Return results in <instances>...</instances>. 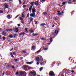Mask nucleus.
<instances>
[{"label":"nucleus","instance_id":"58","mask_svg":"<svg viewBox=\"0 0 76 76\" xmlns=\"http://www.w3.org/2000/svg\"><path fill=\"white\" fill-rule=\"evenodd\" d=\"M17 25H18V27H19V26H20V24H18Z\"/></svg>","mask_w":76,"mask_h":76},{"label":"nucleus","instance_id":"2","mask_svg":"<svg viewBox=\"0 0 76 76\" xmlns=\"http://www.w3.org/2000/svg\"><path fill=\"white\" fill-rule=\"evenodd\" d=\"M37 75V73L36 72L34 71H31L29 72L28 75L29 76H36Z\"/></svg>","mask_w":76,"mask_h":76},{"label":"nucleus","instance_id":"48","mask_svg":"<svg viewBox=\"0 0 76 76\" xmlns=\"http://www.w3.org/2000/svg\"><path fill=\"white\" fill-rule=\"evenodd\" d=\"M55 20H57V18L55 17Z\"/></svg>","mask_w":76,"mask_h":76},{"label":"nucleus","instance_id":"27","mask_svg":"<svg viewBox=\"0 0 76 76\" xmlns=\"http://www.w3.org/2000/svg\"><path fill=\"white\" fill-rule=\"evenodd\" d=\"M21 52H22V53H26V51L25 50H24L22 51Z\"/></svg>","mask_w":76,"mask_h":76},{"label":"nucleus","instance_id":"59","mask_svg":"<svg viewBox=\"0 0 76 76\" xmlns=\"http://www.w3.org/2000/svg\"><path fill=\"white\" fill-rule=\"evenodd\" d=\"M25 1H24V2L23 4H23H25Z\"/></svg>","mask_w":76,"mask_h":76},{"label":"nucleus","instance_id":"55","mask_svg":"<svg viewBox=\"0 0 76 76\" xmlns=\"http://www.w3.org/2000/svg\"><path fill=\"white\" fill-rule=\"evenodd\" d=\"M57 12H58V13H61V12L58 11H57Z\"/></svg>","mask_w":76,"mask_h":76},{"label":"nucleus","instance_id":"56","mask_svg":"<svg viewBox=\"0 0 76 76\" xmlns=\"http://www.w3.org/2000/svg\"><path fill=\"white\" fill-rule=\"evenodd\" d=\"M12 50H13V48H12V49H11V50H10V51H12Z\"/></svg>","mask_w":76,"mask_h":76},{"label":"nucleus","instance_id":"47","mask_svg":"<svg viewBox=\"0 0 76 76\" xmlns=\"http://www.w3.org/2000/svg\"><path fill=\"white\" fill-rule=\"evenodd\" d=\"M6 31H7V32H8V31H9V29H7L6 30Z\"/></svg>","mask_w":76,"mask_h":76},{"label":"nucleus","instance_id":"24","mask_svg":"<svg viewBox=\"0 0 76 76\" xmlns=\"http://www.w3.org/2000/svg\"><path fill=\"white\" fill-rule=\"evenodd\" d=\"M41 50H42L41 49H39V50L38 51H37L36 52V53H39L40 52V51H41Z\"/></svg>","mask_w":76,"mask_h":76},{"label":"nucleus","instance_id":"1","mask_svg":"<svg viewBox=\"0 0 76 76\" xmlns=\"http://www.w3.org/2000/svg\"><path fill=\"white\" fill-rule=\"evenodd\" d=\"M66 69H64L63 71L60 73V75H59L58 76H59L60 75H61V76H64V75H65V76H69L68 74L66 72Z\"/></svg>","mask_w":76,"mask_h":76},{"label":"nucleus","instance_id":"40","mask_svg":"<svg viewBox=\"0 0 76 76\" xmlns=\"http://www.w3.org/2000/svg\"><path fill=\"white\" fill-rule=\"evenodd\" d=\"M9 31H13V30H12L11 28L9 29Z\"/></svg>","mask_w":76,"mask_h":76},{"label":"nucleus","instance_id":"62","mask_svg":"<svg viewBox=\"0 0 76 76\" xmlns=\"http://www.w3.org/2000/svg\"><path fill=\"white\" fill-rule=\"evenodd\" d=\"M1 39V36L0 35V39Z\"/></svg>","mask_w":76,"mask_h":76},{"label":"nucleus","instance_id":"41","mask_svg":"<svg viewBox=\"0 0 76 76\" xmlns=\"http://www.w3.org/2000/svg\"><path fill=\"white\" fill-rule=\"evenodd\" d=\"M42 0V3H44V2H45V1H46V0Z\"/></svg>","mask_w":76,"mask_h":76},{"label":"nucleus","instance_id":"33","mask_svg":"<svg viewBox=\"0 0 76 76\" xmlns=\"http://www.w3.org/2000/svg\"><path fill=\"white\" fill-rule=\"evenodd\" d=\"M20 19L21 20H23V18H22V17H20Z\"/></svg>","mask_w":76,"mask_h":76},{"label":"nucleus","instance_id":"49","mask_svg":"<svg viewBox=\"0 0 76 76\" xmlns=\"http://www.w3.org/2000/svg\"><path fill=\"white\" fill-rule=\"evenodd\" d=\"M12 69H14L15 68V66H12Z\"/></svg>","mask_w":76,"mask_h":76},{"label":"nucleus","instance_id":"20","mask_svg":"<svg viewBox=\"0 0 76 76\" xmlns=\"http://www.w3.org/2000/svg\"><path fill=\"white\" fill-rule=\"evenodd\" d=\"M30 33H33L34 32V30L32 29L30 30Z\"/></svg>","mask_w":76,"mask_h":76},{"label":"nucleus","instance_id":"43","mask_svg":"<svg viewBox=\"0 0 76 76\" xmlns=\"http://www.w3.org/2000/svg\"><path fill=\"white\" fill-rule=\"evenodd\" d=\"M72 2H76L75 0H72Z\"/></svg>","mask_w":76,"mask_h":76},{"label":"nucleus","instance_id":"51","mask_svg":"<svg viewBox=\"0 0 76 76\" xmlns=\"http://www.w3.org/2000/svg\"><path fill=\"white\" fill-rule=\"evenodd\" d=\"M20 35H23L22 33H21L19 34Z\"/></svg>","mask_w":76,"mask_h":76},{"label":"nucleus","instance_id":"6","mask_svg":"<svg viewBox=\"0 0 76 76\" xmlns=\"http://www.w3.org/2000/svg\"><path fill=\"white\" fill-rule=\"evenodd\" d=\"M58 34V31L57 30H56L55 31V32L53 33V34L52 35H54L55 36V37L57 35V34Z\"/></svg>","mask_w":76,"mask_h":76},{"label":"nucleus","instance_id":"32","mask_svg":"<svg viewBox=\"0 0 76 76\" xmlns=\"http://www.w3.org/2000/svg\"><path fill=\"white\" fill-rule=\"evenodd\" d=\"M43 69V68H40V72H41V71H42V69Z\"/></svg>","mask_w":76,"mask_h":76},{"label":"nucleus","instance_id":"34","mask_svg":"<svg viewBox=\"0 0 76 76\" xmlns=\"http://www.w3.org/2000/svg\"><path fill=\"white\" fill-rule=\"evenodd\" d=\"M58 66H59V64H61V63H60V61H59L58 62Z\"/></svg>","mask_w":76,"mask_h":76},{"label":"nucleus","instance_id":"29","mask_svg":"<svg viewBox=\"0 0 76 76\" xmlns=\"http://www.w3.org/2000/svg\"><path fill=\"white\" fill-rule=\"evenodd\" d=\"M2 39H3L4 40H5V39H6V37H2Z\"/></svg>","mask_w":76,"mask_h":76},{"label":"nucleus","instance_id":"44","mask_svg":"<svg viewBox=\"0 0 76 76\" xmlns=\"http://www.w3.org/2000/svg\"><path fill=\"white\" fill-rule=\"evenodd\" d=\"M19 74V73H18V72H17L16 73V75H18Z\"/></svg>","mask_w":76,"mask_h":76},{"label":"nucleus","instance_id":"57","mask_svg":"<svg viewBox=\"0 0 76 76\" xmlns=\"http://www.w3.org/2000/svg\"><path fill=\"white\" fill-rule=\"evenodd\" d=\"M37 65H39V62H37Z\"/></svg>","mask_w":76,"mask_h":76},{"label":"nucleus","instance_id":"19","mask_svg":"<svg viewBox=\"0 0 76 76\" xmlns=\"http://www.w3.org/2000/svg\"><path fill=\"white\" fill-rule=\"evenodd\" d=\"M34 3H35V2L34 1L31 2V3H30V4H31L32 5L31 6H32V7L33 6H34V5L33 4H34Z\"/></svg>","mask_w":76,"mask_h":76},{"label":"nucleus","instance_id":"53","mask_svg":"<svg viewBox=\"0 0 76 76\" xmlns=\"http://www.w3.org/2000/svg\"><path fill=\"white\" fill-rule=\"evenodd\" d=\"M20 58V59H23V57H21Z\"/></svg>","mask_w":76,"mask_h":76},{"label":"nucleus","instance_id":"60","mask_svg":"<svg viewBox=\"0 0 76 76\" xmlns=\"http://www.w3.org/2000/svg\"><path fill=\"white\" fill-rule=\"evenodd\" d=\"M51 42H50V43H48V45H50L51 44Z\"/></svg>","mask_w":76,"mask_h":76},{"label":"nucleus","instance_id":"63","mask_svg":"<svg viewBox=\"0 0 76 76\" xmlns=\"http://www.w3.org/2000/svg\"><path fill=\"white\" fill-rule=\"evenodd\" d=\"M75 72V71H72V72H72V73H74V72Z\"/></svg>","mask_w":76,"mask_h":76},{"label":"nucleus","instance_id":"25","mask_svg":"<svg viewBox=\"0 0 76 76\" xmlns=\"http://www.w3.org/2000/svg\"><path fill=\"white\" fill-rule=\"evenodd\" d=\"M32 49H33V50H34L35 48V46H32Z\"/></svg>","mask_w":76,"mask_h":76},{"label":"nucleus","instance_id":"54","mask_svg":"<svg viewBox=\"0 0 76 76\" xmlns=\"http://www.w3.org/2000/svg\"><path fill=\"white\" fill-rule=\"evenodd\" d=\"M62 4H63V5H64V4H65V3H64V2L62 3Z\"/></svg>","mask_w":76,"mask_h":76},{"label":"nucleus","instance_id":"46","mask_svg":"<svg viewBox=\"0 0 76 76\" xmlns=\"http://www.w3.org/2000/svg\"><path fill=\"white\" fill-rule=\"evenodd\" d=\"M14 60L16 61H16H18V59H14Z\"/></svg>","mask_w":76,"mask_h":76},{"label":"nucleus","instance_id":"12","mask_svg":"<svg viewBox=\"0 0 76 76\" xmlns=\"http://www.w3.org/2000/svg\"><path fill=\"white\" fill-rule=\"evenodd\" d=\"M34 63V62L33 61H31L30 62H26V63H27V64H32Z\"/></svg>","mask_w":76,"mask_h":76},{"label":"nucleus","instance_id":"4","mask_svg":"<svg viewBox=\"0 0 76 76\" xmlns=\"http://www.w3.org/2000/svg\"><path fill=\"white\" fill-rule=\"evenodd\" d=\"M50 76H55V74L53 71H50L49 73Z\"/></svg>","mask_w":76,"mask_h":76},{"label":"nucleus","instance_id":"36","mask_svg":"<svg viewBox=\"0 0 76 76\" xmlns=\"http://www.w3.org/2000/svg\"><path fill=\"white\" fill-rule=\"evenodd\" d=\"M19 15H18L15 18V19H16L18 17H19Z\"/></svg>","mask_w":76,"mask_h":76},{"label":"nucleus","instance_id":"17","mask_svg":"<svg viewBox=\"0 0 76 76\" xmlns=\"http://www.w3.org/2000/svg\"><path fill=\"white\" fill-rule=\"evenodd\" d=\"M52 39H53V38H52V37H50L49 39V40H50V42H53V40H52Z\"/></svg>","mask_w":76,"mask_h":76},{"label":"nucleus","instance_id":"30","mask_svg":"<svg viewBox=\"0 0 76 76\" xmlns=\"http://www.w3.org/2000/svg\"><path fill=\"white\" fill-rule=\"evenodd\" d=\"M43 15H47V12H44L43 13Z\"/></svg>","mask_w":76,"mask_h":76},{"label":"nucleus","instance_id":"37","mask_svg":"<svg viewBox=\"0 0 76 76\" xmlns=\"http://www.w3.org/2000/svg\"><path fill=\"white\" fill-rule=\"evenodd\" d=\"M29 13H28L27 14V18H28V17H29Z\"/></svg>","mask_w":76,"mask_h":76},{"label":"nucleus","instance_id":"26","mask_svg":"<svg viewBox=\"0 0 76 76\" xmlns=\"http://www.w3.org/2000/svg\"><path fill=\"white\" fill-rule=\"evenodd\" d=\"M32 20H33V18H31L30 20V22H31L32 21Z\"/></svg>","mask_w":76,"mask_h":76},{"label":"nucleus","instance_id":"28","mask_svg":"<svg viewBox=\"0 0 76 76\" xmlns=\"http://www.w3.org/2000/svg\"><path fill=\"white\" fill-rule=\"evenodd\" d=\"M0 13H3V11L0 10Z\"/></svg>","mask_w":76,"mask_h":76},{"label":"nucleus","instance_id":"50","mask_svg":"<svg viewBox=\"0 0 76 76\" xmlns=\"http://www.w3.org/2000/svg\"><path fill=\"white\" fill-rule=\"evenodd\" d=\"M16 35H17V34H14V36H16Z\"/></svg>","mask_w":76,"mask_h":76},{"label":"nucleus","instance_id":"18","mask_svg":"<svg viewBox=\"0 0 76 76\" xmlns=\"http://www.w3.org/2000/svg\"><path fill=\"white\" fill-rule=\"evenodd\" d=\"M44 25H47L45 23H43V24H40V26H44Z\"/></svg>","mask_w":76,"mask_h":76},{"label":"nucleus","instance_id":"64","mask_svg":"<svg viewBox=\"0 0 76 76\" xmlns=\"http://www.w3.org/2000/svg\"><path fill=\"white\" fill-rule=\"evenodd\" d=\"M23 35H24V34H25V33H22Z\"/></svg>","mask_w":76,"mask_h":76},{"label":"nucleus","instance_id":"38","mask_svg":"<svg viewBox=\"0 0 76 76\" xmlns=\"http://www.w3.org/2000/svg\"><path fill=\"white\" fill-rule=\"evenodd\" d=\"M12 23V21H10V22L7 23H9V24H10V23Z\"/></svg>","mask_w":76,"mask_h":76},{"label":"nucleus","instance_id":"10","mask_svg":"<svg viewBox=\"0 0 76 76\" xmlns=\"http://www.w3.org/2000/svg\"><path fill=\"white\" fill-rule=\"evenodd\" d=\"M23 67L24 70H27L28 67V65H25Z\"/></svg>","mask_w":76,"mask_h":76},{"label":"nucleus","instance_id":"14","mask_svg":"<svg viewBox=\"0 0 76 76\" xmlns=\"http://www.w3.org/2000/svg\"><path fill=\"white\" fill-rule=\"evenodd\" d=\"M15 30L16 31L15 32H18V31H19V30H18V28H14Z\"/></svg>","mask_w":76,"mask_h":76},{"label":"nucleus","instance_id":"7","mask_svg":"<svg viewBox=\"0 0 76 76\" xmlns=\"http://www.w3.org/2000/svg\"><path fill=\"white\" fill-rule=\"evenodd\" d=\"M34 8H32L31 9V10H32V13H35L36 12V9H35L34 7V6L33 7Z\"/></svg>","mask_w":76,"mask_h":76},{"label":"nucleus","instance_id":"5","mask_svg":"<svg viewBox=\"0 0 76 76\" xmlns=\"http://www.w3.org/2000/svg\"><path fill=\"white\" fill-rule=\"evenodd\" d=\"M4 6L5 7H4V10L5 11L6 10V9H9V6H8V5L6 3H5L4 4Z\"/></svg>","mask_w":76,"mask_h":76},{"label":"nucleus","instance_id":"11","mask_svg":"<svg viewBox=\"0 0 76 76\" xmlns=\"http://www.w3.org/2000/svg\"><path fill=\"white\" fill-rule=\"evenodd\" d=\"M9 37L10 38H13V36H14V34H12L9 35Z\"/></svg>","mask_w":76,"mask_h":76},{"label":"nucleus","instance_id":"21","mask_svg":"<svg viewBox=\"0 0 76 76\" xmlns=\"http://www.w3.org/2000/svg\"><path fill=\"white\" fill-rule=\"evenodd\" d=\"M32 35L33 36H37V35H38V34H34L33 33L32 34Z\"/></svg>","mask_w":76,"mask_h":76},{"label":"nucleus","instance_id":"23","mask_svg":"<svg viewBox=\"0 0 76 76\" xmlns=\"http://www.w3.org/2000/svg\"><path fill=\"white\" fill-rule=\"evenodd\" d=\"M48 48H44L43 50H45V51H46L47 50H48Z\"/></svg>","mask_w":76,"mask_h":76},{"label":"nucleus","instance_id":"8","mask_svg":"<svg viewBox=\"0 0 76 76\" xmlns=\"http://www.w3.org/2000/svg\"><path fill=\"white\" fill-rule=\"evenodd\" d=\"M1 34L4 36H6L7 35V33L6 32L4 31L1 33Z\"/></svg>","mask_w":76,"mask_h":76},{"label":"nucleus","instance_id":"3","mask_svg":"<svg viewBox=\"0 0 76 76\" xmlns=\"http://www.w3.org/2000/svg\"><path fill=\"white\" fill-rule=\"evenodd\" d=\"M36 61H39L40 63H41L42 61L43 60L42 59V56H40V58L39 59V58L38 57H36Z\"/></svg>","mask_w":76,"mask_h":76},{"label":"nucleus","instance_id":"61","mask_svg":"<svg viewBox=\"0 0 76 76\" xmlns=\"http://www.w3.org/2000/svg\"><path fill=\"white\" fill-rule=\"evenodd\" d=\"M21 23H22L23 24L24 23L22 21H21Z\"/></svg>","mask_w":76,"mask_h":76},{"label":"nucleus","instance_id":"52","mask_svg":"<svg viewBox=\"0 0 76 76\" xmlns=\"http://www.w3.org/2000/svg\"><path fill=\"white\" fill-rule=\"evenodd\" d=\"M25 31H27L28 30V28H25Z\"/></svg>","mask_w":76,"mask_h":76},{"label":"nucleus","instance_id":"45","mask_svg":"<svg viewBox=\"0 0 76 76\" xmlns=\"http://www.w3.org/2000/svg\"><path fill=\"white\" fill-rule=\"evenodd\" d=\"M68 3L69 4H72V3L70 2L69 1L68 2Z\"/></svg>","mask_w":76,"mask_h":76},{"label":"nucleus","instance_id":"39","mask_svg":"<svg viewBox=\"0 0 76 76\" xmlns=\"http://www.w3.org/2000/svg\"><path fill=\"white\" fill-rule=\"evenodd\" d=\"M22 18H24V17H25V15H23V14H22Z\"/></svg>","mask_w":76,"mask_h":76},{"label":"nucleus","instance_id":"35","mask_svg":"<svg viewBox=\"0 0 76 76\" xmlns=\"http://www.w3.org/2000/svg\"><path fill=\"white\" fill-rule=\"evenodd\" d=\"M57 14L58 16H61V13H57Z\"/></svg>","mask_w":76,"mask_h":76},{"label":"nucleus","instance_id":"31","mask_svg":"<svg viewBox=\"0 0 76 76\" xmlns=\"http://www.w3.org/2000/svg\"><path fill=\"white\" fill-rule=\"evenodd\" d=\"M13 55H16V52H13Z\"/></svg>","mask_w":76,"mask_h":76},{"label":"nucleus","instance_id":"42","mask_svg":"<svg viewBox=\"0 0 76 76\" xmlns=\"http://www.w3.org/2000/svg\"><path fill=\"white\" fill-rule=\"evenodd\" d=\"M25 7H26V5H23V8H25Z\"/></svg>","mask_w":76,"mask_h":76},{"label":"nucleus","instance_id":"9","mask_svg":"<svg viewBox=\"0 0 76 76\" xmlns=\"http://www.w3.org/2000/svg\"><path fill=\"white\" fill-rule=\"evenodd\" d=\"M30 16H31V17H35V13H31L30 14Z\"/></svg>","mask_w":76,"mask_h":76},{"label":"nucleus","instance_id":"22","mask_svg":"<svg viewBox=\"0 0 76 76\" xmlns=\"http://www.w3.org/2000/svg\"><path fill=\"white\" fill-rule=\"evenodd\" d=\"M32 6H30L29 8V11H31V9H32Z\"/></svg>","mask_w":76,"mask_h":76},{"label":"nucleus","instance_id":"13","mask_svg":"<svg viewBox=\"0 0 76 76\" xmlns=\"http://www.w3.org/2000/svg\"><path fill=\"white\" fill-rule=\"evenodd\" d=\"M46 63V62L45 61H44L43 62L40 63L41 65H44Z\"/></svg>","mask_w":76,"mask_h":76},{"label":"nucleus","instance_id":"16","mask_svg":"<svg viewBox=\"0 0 76 76\" xmlns=\"http://www.w3.org/2000/svg\"><path fill=\"white\" fill-rule=\"evenodd\" d=\"M7 18H8L9 19H11V18H12V17H11L10 15H7Z\"/></svg>","mask_w":76,"mask_h":76},{"label":"nucleus","instance_id":"15","mask_svg":"<svg viewBox=\"0 0 76 76\" xmlns=\"http://www.w3.org/2000/svg\"><path fill=\"white\" fill-rule=\"evenodd\" d=\"M34 4L36 6H38V1H37L34 2Z\"/></svg>","mask_w":76,"mask_h":76}]
</instances>
